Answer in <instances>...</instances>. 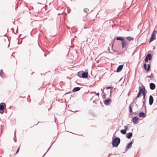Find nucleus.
Listing matches in <instances>:
<instances>
[{"mask_svg":"<svg viewBox=\"0 0 157 157\" xmlns=\"http://www.w3.org/2000/svg\"><path fill=\"white\" fill-rule=\"evenodd\" d=\"M120 139L118 137L114 138L112 141V144L113 147H117L120 143Z\"/></svg>","mask_w":157,"mask_h":157,"instance_id":"1","label":"nucleus"},{"mask_svg":"<svg viewBox=\"0 0 157 157\" xmlns=\"http://www.w3.org/2000/svg\"><path fill=\"white\" fill-rule=\"evenodd\" d=\"M157 33V31L154 30L152 33L151 35V39H150V40L149 41V42H150L155 39V36H156V34Z\"/></svg>","mask_w":157,"mask_h":157,"instance_id":"2","label":"nucleus"},{"mask_svg":"<svg viewBox=\"0 0 157 157\" xmlns=\"http://www.w3.org/2000/svg\"><path fill=\"white\" fill-rule=\"evenodd\" d=\"M132 121L134 124H137L139 122V118L136 116L133 117Z\"/></svg>","mask_w":157,"mask_h":157,"instance_id":"3","label":"nucleus"},{"mask_svg":"<svg viewBox=\"0 0 157 157\" xmlns=\"http://www.w3.org/2000/svg\"><path fill=\"white\" fill-rule=\"evenodd\" d=\"M88 74L87 72L82 71V73L81 74L82 78H88Z\"/></svg>","mask_w":157,"mask_h":157,"instance_id":"4","label":"nucleus"},{"mask_svg":"<svg viewBox=\"0 0 157 157\" xmlns=\"http://www.w3.org/2000/svg\"><path fill=\"white\" fill-rule=\"evenodd\" d=\"M139 92L141 94L142 93L143 94H146L145 89L144 86H143L142 88H140L139 89Z\"/></svg>","mask_w":157,"mask_h":157,"instance_id":"5","label":"nucleus"},{"mask_svg":"<svg viewBox=\"0 0 157 157\" xmlns=\"http://www.w3.org/2000/svg\"><path fill=\"white\" fill-rule=\"evenodd\" d=\"M122 48V49L126 48V46L127 45V43L125 40V39H124L121 42Z\"/></svg>","mask_w":157,"mask_h":157,"instance_id":"6","label":"nucleus"},{"mask_svg":"<svg viewBox=\"0 0 157 157\" xmlns=\"http://www.w3.org/2000/svg\"><path fill=\"white\" fill-rule=\"evenodd\" d=\"M6 105L5 103L0 104V110H2L6 109Z\"/></svg>","mask_w":157,"mask_h":157,"instance_id":"7","label":"nucleus"},{"mask_svg":"<svg viewBox=\"0 0 157 157\" xmlns=\"http://www.w3.org/2000/svg\"><path fill=\"white\" fill-rule=\"evenodd\" d=\"M154 99L153 97L151 95H150L149 97V104L150 105H151L153 103Z\"/></svg>","mask_w":157,"mask_h":157,"instance_id":"8","label":"nucleus"},{"mask_svg":"<svg viewBox=\"0 0 157 157\" xmlns=\"http://www.w3.org/2000/svg\"><path fill=\"white\" fill-rule=\"evenodd\" d=\"M111 102V101L110 99H107L104 101V104L107 105H109Z\"/></svg>","mask_w":157,"mask_h":157,"instance_id":"9","label":"nucleus"},{"mask_svg":"<svg viewBox=\"0 0 157 157\" xmlns=\"http://www.w3.org/2000/svg\"><path fill=\"white\" fill-rule=\"evenodd\" d=\"M133 143V140H132L131 141L129 142L128 144L126 146V149H129L131 147L132 144Z\"/></svg>","mask_w":157,"mask_h":157,"instance_id":"10","label":"nucleus"},{"mask_svg":"<svg viewBox=\"0 0 157 157\" xmlns=\"http://www.w3.org/2000/svg\"><path fill=\"white\" fill-rule=\"evenodd\" d=\"M123 64H121L119 65L117 69V72H118L121 71L123 68Z\"/></svg>","mask_w":157,"mask_h":157,"instance_id":"11","label":"nucleus"},{"mask_svg":"<svg viewBox=\"0 0 157 157\" xmlns=\"http://www.w3.org/2000/svg\"><path fill=\"white\" fill-rule=\"evenodd\" d=\"M150 88L151 90H154L155 88V85L153 83H151L149 84Z\"/></svg>","mask_w":157,"mask_h":157,"instance_id":"12","label":"nucleus"},{"mask_svg":"<svg viewBox=\"0 0 157 157\" xmlns=\"http://www.w3.org/2000/svg\"><path fill=\"white\" fill-rule=\"evenodd\" d=\"M139 116L140 117H144L146 116V114L143 112H141L139 113Z\"/></svg>","mask_w":157,"mask_h":157,"instance_id":"13","label":"nucleus"},{"mask_svg":"<svg viewBox=\"0 0 157 157\" xmlns=\"http://www.w3.org/2000/svg\"><path fill=\"white\" fill-rule=\"evenodd\" d=\"M132 136V132H129L126 135V137L128 139H130Z\"/></svg>","mask_w":157,"mask_h":157,"instance_id":"14","label":"nucleus"},{"mask_svg":"<svg viewBox=\"0 0 157 157\" xmlns=\"http://www.w3.org/2000/svg\"><path fill=\"white\" fill-rule=\"evenodd\" d=\"M81 88V87H75L73 88L72 91L73 92H75L78 91L80 90Z\"/></svg>","mask_w":157,"mask_h":157,"instance_id":"15","label":"nucleus"},{"mask_svg":"<svg viewBox=\"0 0 157 157\" xmlns=\"http://www.w3.org/2000/svg\"><path fill=\"white\" fill-rule=\"evenodd\" d=\"M146 57H147V58L149 60H151L152 59L151 55L150 53L147 54Z\"/></svg>","mask_w":157,"mask_h":157,"instance_id":"16","label":"nucleus"},{"mask_svg":"<svg viewBox=\"0 0 157 157\" xmlns=\"http://www.w3.org/2000/svg\"><path fill=\"white\" fill-rule=\"evenodd\" d=\"M113 44H112V50H113V52L115 53H119L120 52L119 51H118V50H115V49H113Z\"/></svg>","mask_w":157,"mask_h":157,"instance_id":"17","label":"nucleus"},{"mask_svg":"<svg viewBox=\"0 0 157 157\" xmlns=\"http://www.w3.org/2000/svg\"><path fill=\"white\" fill-rule=\"evenodd\" d=\"M117 40H120L122 41L123 40L124 38L122 36H118L117 37V38L116 39Z\"/></svg>","mask_w":157,"mask_h":157,"instance_id":"18","label":"nucleus"},{"mask_svg":"<svg viewBox=\"0 0 157 157\" xmlns=\"http://www.w3.org/2000/svg\"><path fill=\"white\" fill-rule=\"evenodd\" d=\"M101 95L103 99H105L106 98V94L104 91L102 92Z\"/></svg>","mask_w":157,"mask_h":157,"instance_id":"19","label":"nucleus"},{"mask_svg":"<svg viewBox=\"0 0 157 157\" xmlns=\"http://www.w3.org/2000/svg\"><path fill=\"white\" fill-rule=\"evenodd\" d=\"M145 101H144V100L142 101V102L143 103V107H144V108L145 109V113H146V106L145 105Z\"/></svg>","mask_w":157,"mask_h":157,"instance_id":"20","label":"nucleus"},{"mask_svg":"<svg viewBox=\"0 0 157 157\" xmlns=\"http://www.w3.org/2000/svg\"><path fill=\"white\" fill-rule=\"evenodd\" d=\"M82 73V71H79V72H78V73H77V75L80 78H82V77H81V74Z\"/></svg>","mask_w":157,"mask_h":157,"instance_id":"21","label":"nucleus"},{"mask_svg":"<svg viewBox=\"0 0 157 157\" xmlns=\"http://www.w3.org/2000/svg\"><path fill=\"white\" fill-rule=\"evenodd\" d=\"M121 132L123 134H125L126 133V130L122 129L121 131Z\"/></svg>","mask_w":157,"mask_h":157,"instance_id":"22","label":"nucleus"},{"mask_svg":"<svg viewBox=\"0 0 157 157\" xmlns=\"http://www.w3.org/2000/svg\"><path fill=\"white\" fill-rule=\"evenodd\" d=\"M126 39L128 40H133L134 38L128 36L126 37Z\"/></svg>","mask_w":157,"mask_h":157,"instance_id":"23","label":"nucleus"},{"mask_svg":"<svg viewBox=\"0 0 157 157\" xmlns=\"http://www.w3.org/2000/svg\"><path fill=\"white\" fill-rule=\"evenodd\" d=\"M147 71H150V68H151L150 64H148L147 65Z\"/></svg>","mask_w":157,"mask_h":157,"instance_id":"24","label":"nucleus"},{"mask_svg":"<svg viewBox=\"0 0 157 157\" xmlns=\"http://www.w3.org/2000/svg\"><path fill=\"white\" fill-rule=\"evenodd\" d=\"M132 103H131V105L129 106V112L130 113H131L132 112V109L131 106V105L132 104Z\"/></svg>","mask_w":157,"mask_h":157,"instance_id":"25","label":"nucleus"},{"mask_svg":"<svg viewBox=\"0 0 157 157\" xmlns=\"http://www.w3.org/2000/svg\"><path fill=\"white\" fill-rule=\"evenodd\" d=\"M153 77V75L152 74H151V75L147 76V77L151 79Z\"/></svg>","mask_w":157,"mask_h":157,"instance_id":"26","label":"nucleus"},{"mask_svg":"<svg viewBox=\"0 0 157 157\" xmlns=\"http://www.w3.org/2000/svg\"><path fill=\"white\" fill-rule=\"evenodd\" d=\"M83 11L84 12L87 13L89 11V10L87 8H85L84 9Z\"/></svg>","mask_w":157,"mask_h":157,"instance_id":"27","label":"nucleus"},{"mask_svg":"<svg viewBox=\"0 0 157 157\" xmlns=\"http://www.w3.org/2000/svg\"><path fill=\"white\" fill-rule=\"evenodd\" d=\"M144 69L145 70L147 71V64L145 63H144Z\"/></svg>","mask_w":157,"mask_h":157,"instance_id":"28","label":"nucleus"},{"mask_svg":"<svg viewBox=\"0 0 157 157\" xmlns=\"http://www.w3.org/2000/svg\"><path fill=\"white\" fill-rule=\"evenodd\" d=\"M143 98L142 101H144H144H146V99H145V96H146V94H143Z\"/></svg>","mask_w":157,"mask_h":157,"instance_id":"29","label":"nucleus"},{"mask_svg":"<svg viewBox=\"0 0 157 157\" xmlns=\"http://www.w3.org/2000/svg\"><path fill=\"white\" fill-rule=\"evenodd\" d=\"M148 59L147 58V57H145V59H144V60L145 61V63H146V62H148Z\"/></svg>","mask_w":157,"mask_h":157,"instance_id":"30","label":"nucleus"},{"mask_svg":"<svg viewBox=\"0 0 157 157\" xmlns=\"http://www.w3.org/2000/svg\"><path fill=\"white\" fill-rule=\"evenodd\" d=\"M140 94H141L139 92L138 93V94L137 96L136 97V98H139L140 97Z\"/></svg>","mask_w":157,"mask_h":157,"instance_id":"31","label":"nucleus"},{"mask_svg":"<svg viewBox=\"0 0 157 157\" xmlns=\"http://www.w3.org/2000/svg\"><path fill=\"white\" fill-rule=\"evenodd\" d=\"M2 69H1V70H0V76L2 77H3L2 76V75L1 74V73H2Z\"/></svg>","mask_w":157,"mask_h":157,"instance_id":"32","label":"nucleus"},{"mask_svg":"<svg viewBox=\"0 0 157 157\" xmlns=\"http://www.w3.org/2000/svg\"><path fill=\"white\" fill-rule=\"evenodd\" d=\"M19 147L17 149L16 151V154L18 153V152L19 151Z\"/></svg>","mask_w":157,"mask_h":157,"instance_id":"33","label":"nucleus"},{"mask_svg":"<svg viewBox=\"0 0 157 157\" xmlns=\"http://www.w3.org/2000/svg\"><path fill=\"white\" fill-rule=\"evenodd\" d=\"M4 113V110H0V113L1 114H3Z\"/></svg>","mask_w":157,"mask_h":157,"instance_id":"34","label":"nucleus"},{"mask_svg":"<svg viewBox=\"0 0 157 157\" xmlns=\"http://www.w3.org/2000/svg\"><path fill=\"white\" fill-rule=\"evenodd\" d=\"M128 126H124V130H126H126L128 128Z\"/></svg>","mask_w":157,"mask_h":157,"instance_id":"35","label":"nucleus"},{"mask_svg":"<svg viewBox=\"0 0 157 157\" xmlns=\"http://www.w3.org/2000/svg\"><path fill=\"white\" fill-rule=\"evenodd\" d=\"M111 88V87L108 86L106 88L107 89H109Z\"/></svg>","mask_w":157,"mask_h":157,"instance_id":"36","label":"nucleus"},{"mask_svg":"<svg viewBox=\"0 0 157 157\" xmlns=\"http://www.w3.org/2000/svg\"><path fill=\"white\" fill-rule=\"evenodd\" d=\"M136 98V97L134 99V100L133 102L135 101L136 100H137V98Z\"/></svg>","mask_w":157,"mask_h":157,"instance_id":"37","label":"nucleus"},{"mask_svg":"<svg viewBox=\"0 0 157 157\" xmlns=\"http://www.w3.org/2000/svg\"><path fill=\"white\" fill-rule=\"evenodd\" d=\"M96 95L98 96H99V93H98L96 94Z\"/></svg>","mask_w":157,"mask_h":157,"instance_id":"38","label":"nucleus"},{"mask_svg":"<svg viewBox=\"0 0 157 157\" xmlns=\"http://www.w3.org/2000/svg\"><path fill=\"white\" fill-rule=\"evenodd\" d=\"M70 12V10H67L68 13H69Z\"/></svg>","mask_w":157,"mask_h":157,"instance_id":"39","label":"nucleus"},{"mask_svg":"<svg viewBox=\"0 0 157 157\" xmlns=\"http://www.w3.org/2000/svg\"><path fill=\"white\" fill-rule=\"evenodd\" d=\"M109 52L112 54H113V53L111 52H110V51H109Z\"/></svg>","mask_w":157,"mask_h":157,"instance_id":"40","label":"nucleus"},{"mask_svg":"<svg viewBox=\"0 0 157 157\" xmlns=\"http://www.w3.org/2000/svg\"><path fill=\"white\" fill-rule=\"evenodd\" d=\"M50 147L48 148V149L47 151L46 152H47V151H48L49 149H50Z\"/></svg>","mask_w":157,"mask_h":157,"instance_id":"41","label":"nucleus"},{"mask_svg":"<svg viewBox=\"0 0 157 157\" xmlns=\"http://www.w3.org/2000/svg\"><path fill=\"white\" fill-rule=\"evenodd\" d=\"M84 29H86V28H86V27H84Z\"/></svg>","mask_w":157,"mask_h":157,"instance_id":"42","label":"nucleus"},{"mask_svg":"<svg viewBox=\"0 0 157 157\" xmlns=\"http://www.w3.org/2000/svg\"><path fill=\"white\" fill-rule=\"evenodd\" d=\"M110 94H111V91H112L111 90H110Z\"/></svg>","mask_w":157,"mask_h":157,"instance_id":"43","label":"nucleus"},{"mask_svg":"<svg viewBox=\"0 0 157 157\" xmlns=\"http://www.w3.org/2000/svg\"><path fill=\"white\" fill-rule=\"evenodd\" d=\"M44 56H46V55L45 54H44Z\"/></svg>","mask_w":157,"mask_h":157,"instance_id":"44","label":"nucleus"},{"mask_svg":"<svg viewBox=\"0 0 157 157\" xmlns=\"http://www.w3.org/2000/svg\"><path fill=\"white\" fill-rule=\"evenodd\" d=\"M115 40V39H114V41Z\"/></svg>","mask_w":157,"mask_h":157,"instance_id":"45","label":"nucleus"},{"mask_svg":"<svg viewBox=\"0 0 157 157\" xmlns=\"http://www.w3.org/2000/svg\"><path fill=\"white\" fill-rule=\"evenodd\" d=\"M0 157H1L0 156Z\"/></svg>","mask_w":157,"mask_h":157,"instance_id":"46","label":"nucleus"}]
</instances>
